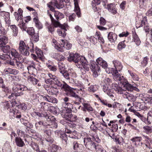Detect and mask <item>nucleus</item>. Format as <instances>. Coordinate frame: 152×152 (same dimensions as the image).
<instances>
[{"instance_id":"obj_46","label":"nucleus","mask_w":152,"mask_h":152,"mask_svg":"<svg viewBox=\"0 0 152 152\" xmlns=\"http://www.w3.org/2000/svg\"><path fill=\"white\" fill-rule=\"evenodd\" d=\"M23 20H21V22H20L18 24V26L23 31H26L27 28L26 25V24L23 22Z\"/></svg>"},{"instance_id":"obj_38","label":"nucleus","mask_w":152,"mask_h":152,"mask_svg":"<svg viewBox=\"0 0 152 152\" xmlns=\"http://www.w3.org/2000/svg\"><path fill=\"white\" fill-rule=\"evenodd\" d=\"M54 15L55 17L57 20L59 19H61L64 17V15L62 13L58 11L55 12Z\"/></svg>"},{"instance_id":"obj_60","label":"nucleus","mask_w":152,"mask_h":152,"mask_svg":"<svg viewBox=\"0 0 152 152\" xmlns=\"http://www.w3.org/2000/svg\"><path fill=\"white\" fill-rule=\"evenodd\" d=\"M48 31L52 33L55 30V27H56L53 24L48 25Z\"/></svg>"},{"instance_id":"obj_10","label":"nucleus","mask_w":152,"mask_h":152,"mask_svg":"<svg viewBox=\"0 0 152 152\" xmlns=\"http://www.w3.org/2000/svg\"><path fill=\"white\" fill-rule=\"evenodd\" d=\"M71 109L65 108L62 110L61 113L62 116L66 120L71 119L73 116Z\"/></svg>"},{"instance_id":"obj_1","label":"nucleus","mask_w":152,"mask_h":152,"mask_svg":"<svg viewBox=\"0 0 152 152\" xmlns=\"http://www.w3.org/2000/svg\"><path fill=\"white\" fill-rule=\"evenodd\" d=\"M53 83L63 90L67 92V95L69 96L75 97L76 98V100L78 101H80L81 99H80L76 93L74 92L73 89H75L71 88L68 86L66 83L64 82H61L58 80V78Z\"/></svg>"},{"instance_id":"obj_36","label":"nucleus","mask_w":152,"mask_h":152,"mask_svg":"<svg viewBox=\"0 0 152 152\" xmlns=\"http://www.w3.org/2000/svg\"><path fill=\"white\" fill-rule=\"evenodd\" d=\"M49 104L47 102H42L40 103L41 108L44 110H49Z\"/></svg>"},{"instance_id":"obj_17","label":"nucleus","mask_w":152,"mask_h":152,"mask_svg":"<svg viewBox=\"0 0 152 152\" xmlns=\"http://www.w3.org/2000/svg\"><path fill=\"white\" fill-rule=\"evenodd\" d=\"M141 24L139 26V27H142L143 26L144 28L145 32H148L149 31V28L148 27V24L147 23V19L146 17H145L142 20L140 23Z\"/></svg>"},{"instance_id":"obj_33","label":"nucleus","mask_w":152,"mask_h":152,"mask_svg":"<svg viewBox=\"0 0 152 152\" xmlns=\"http://www.w3.org/2000/svg\"><path fill=\"white\" fill-rule=\"evenodd\" d=\"M10 27L13 32V35L15 37L17 36L18 33V29L17 27L15 25H11Z\"/></svg>"},{"instance_id":"obj_49","label":"nucleus","mask_w":152,"mask_h":152,"mask_svg":"<svg viewBox=\"0 0 152 152\" xmlns=\"http://www.w3.org/2000/svg\"><path fill=\"white\" fill-rule=\"evenodd\" d=\"M58 67L59 69V71L61 73L66 71L65 69L64 66L62 62H60L58 63Z\"/></svg>"},{"instance_id":"obj_53","label":"nucleus","mask_w":152,"mask_h":152,"mask_svg":"<svg viewBox=\"0 0 152 152\" xmlns=\"http://www.w3.org/2000/svg\"><path fill=\"white\" fill-rule=\"evenodd\" d=\"M143 129L147 133H151L152 132V126H145L143 127Z\"/></svg>"},{"instance_id":"obj_43","label":"nucleus","mask_w":152,"mask_h":152,"mask_svg":"<svg viewBox=\"0 0 152 152\" xmlns=\"http://www.w3.org/2000/svg\"><path fill=\"white\" fill-rule=\"evenodd\" d=\"M82 104L83 105V106L86 109V110L88 112H89L93 111V109L90 104L87 103H85L84 102H82Z\"/></svg>"},{"instance_id":"obj_20","label":"nucleus","mask_w":152,"mask_h":152,"mask_svg":"<svg viewBox=\"0 0 152 152\" xmlns=\"http://www.w3.org/2000/svg\"><path fill=\"white\" fill-rule=\"evenodd\" d=\"M61 46L66 50L70 49L72 46V45L66 40H61Z\"/></svg>"},{"instance_id":"obj_56","label":"nucleus","mask_w":152,"mask_h":152,"mask_svg":"<svg viewBox=\"0 0 152 152\" xmlns=\"http://www.w3.org/2000/svg\"><path fill=\"white\" fill-rule=\"evenodd\" d=\"M32 39L35 42H37L39 40V36L38 33H36L31 36Z\"/></svg>"},{"instance_id":"obj_41","label":"nucleus","mask_w":152,"mask_h":152,"mask_svg":"<svg viewBox=\"0 0 152 152\" xmlns=\"http://www.w3.org/2000/svg\"><path fill=\"white\" fill-rule=\"evenodd\" d=\"M124 87L129 91H131L133 90L134 86L128 82L124 84Z\"/></svg>"},{"instance_id":"obj_8","label":"nucleus","mask_w":152,"mask_h":152,"mask_svg":"<svg viewBox=\"0 0 152 152\" xmlns=\"http://www.w3.org/2000/svg\"><path fill=\"white\" fill-rule=\"evenodd\" d=\"M83 142L86 148L90 150L94 149L96 145L89 137L84 138Z\"/></svg>"},{"instance_id":"obj_29","label":"nucleus","mask_w":152,"mask_h":152,"mask_svg":"<svg viewBox=\"0 0 152 152\" xmlns=\"http://www.w3.org/2000/svg\"><path fill=\"white\" fill-rule=\"evenodd\" d=\"M142 140V138L140 137H136L130 139L133 143H134V144L136 146L139 145L140 142Z\"/></svg>"},{"instance_id":"obj_62","label":"nucleus","mask_w":152,"mask_h":152,"mask_svg":"<svg viewBox=\"0 0 152 152\" xmlns=\"http://www.w3.org/2000/svg\"><path fill=\"white\" fill-rule=\"evenodd\" d=\"M62 75L66 79L68 80L70 79V77L69 76L68 73L65 71L61 73Z\"/></svg>"},{"instance_id":"obj_12","label":"nucleus","mask_w":152,"mask_h":152,"mask_svg":"<svg viewBox=\"0 0 152 152\" xmlns=\"http://www.w3.org/2000/svg\"><path fill=\"white\" fill-rule=\"evenodd\" d=\"M80 56L78 54L71 53L69 56L68 59L69 61H73L75 63L78 62Z\"/></svg>"},{"instance_id":"obj_26","label":"nucleus","mask_w":152,"mask_h":152,"mask_svg":"<svg viewBox=\"0 0 152 152\" xmlns=\"http://www.w3.org/2000/svg\"><path fill=\"white\" fill-rule=\"evenodd\" d=\"M48 111L55 115H57L59 114L60 110L57 106H50Z\"/></svg>"},{"instance_id":"obj_64","label":"nucleus","mask_w":152,"mask_h":152,"mask_svg":"<svg viewBox=\"0 0 152 152\" xmlns=\"http://www.w3.org/2000/svg\"><path fill=\"white\" fill-rule=\"evenodd\" d=\"M126 2V1H123L120 4V8L122 10H124L125 9Z\"/></svg>"},{"instance_id":"obj_25","label":"nucleus","mask_w":152,"mask_h":152,"mask_svg":"<svg viewBox=\"0 0 152 152\" xmlns=\"http://www.w3.org/2000/svg\"><path fill=\"white\" fill-rule=\"evenodd\" d=\"M4 73L5 74H8L16 75L19 73V71L15 69H12L10 68H8L4 70Z\"/></svg>"},{"instance_id":"obj_45","label":"nucleus","mask_w":152,"mask_h":152,"mask_svg":"<svg viewBox=\"0 0 152 152\" xmlns=\"http://www.w3.org/2000/svg\"><path fill=\"white\" fill-rule=\"evenodd\" d=\"M54 141V139L50 136L47 137L45 139V143L49 145L52 144Z\"/></svg>"},{"instance_id":"obj_15","label":"nucleus","mask_w":152,"mask_h":152,"mask_svg":"<svg viewBox=\"0 0 152 152\" xmlns=\"http://www.w3.org/2000/svg\"><path fill=\"white\" fill-rule=\"evenodd\" d=\"M58 3L57 0H51L50 2L47 3V6L51 11L53 12L55 11L54 7H56L57 8Z\"/></svg>"},{"instance_id":"obj_61","label":"nucleus","mask_w":152,"mask_h":152,"mask_svg":"<svg viewBox=\"0 0 152 152\" xmlns=\"http://www.w3.org/2000/svg\"><path fill=\"white\" fill-rule=\"evenodd\" d=\"M87 38L89 40L91 43H93L94 44H95L97 42L95 40V39L94 37L93 36H91L90 37H87Z\"/></svg>"},{"instance_id":"obj_9","label":"nucleus","mask_w":152,"mask_h":152,"mask_svg":"<svg viewBox=\"0 0 152 152\" xmlns=\"http://www.w3.org/2000/svg\"><path fill=\"white\" fill-rule=\"evenodd\" d=\"M67 26L68 25L66 23H65L63 24L59 23V25L58 26L59 28L57 30V33L59 36L63 37L66 36V31H67L66 28Z\"/></svg>"},{"instance_id":"obj_16","label":"nucleus","mask_w":152,"mask_h":152,"mask_svg":"<svg viewBox=\"0 0 152 152\" xmlns=\"http://www.w3.org/2000/svg\"><path fill=\"white\" fill-rule=\"evenodd\" d=\"M145 103L144 102H135L133 104V106L136 108V109L138 110H143L145 109Z\"/></svg>"},{"instance_id":"obj_47","label":"nucleus","mask_w":152,"mask_h":152,"mask_svg":"<svg viewBox=\"0 0 152 152\" xmlns=\"http://www.w3.org/2000/svg\"><path fill=\"white\" fill-rule=\"evenodd\" d=\"M94 149L96 152H106L105 150L103 149L102 147L99 144L96 145Z\"/></svg>"},{"instance_id":"obj_19","label":"nucleus","mask_w":152,"mask_h":152,"mask_svg":"<svg viewBox=\"0 0 152 152\" xmlns=\"http://www.w3.org/2000/svg\"><path fill=\"white\" fill-rule=\"evenodd\" d=\"M117 36L113 32H110L107 36L109 41L111 43L115 42L116 40Z\"/></svg>"},{"instance_id":"obj_39","label":"nucleus","mask_w":152,"mask_h":152,"mask_svg":"<svg viewBox=\"0 0 152 152\" xmlns=\"http://www.w3.org/2000/svg\"><path fill=\"white\" fill-rule=\"evenodd\" d=\"M0 15L4 18L5 19L7 18L10 19V14L9 12L1 11L0 12Z\"/></svg>"},{"instance_id":"obj_27","label":"nucleus","mask_w":152,"mask_h":152,"mask_svg":"<svg viewBox=\"0 0 152 152\" xmlns=\"http://www.w3.org/2000/svg\"><path fill=\"white\" fill-rule=\"evenodd\" d=\"M27 78L28 82L29 83H31L34 85H37L39 81L37 79L31 75H29Z\"/></svg>"},{"instance_id":"obj_6","label":"nucleus","mask_w":152,"mask_h":152,"mask_svg":"<svg viewBox=\"0 0 152 152\" xmlns=\"http://www.w3.org/2000/svg\"><path fill=\"white\" fill-rule=\"evenodd\" d=\"M27 87L24 85H18L14 86L12 88L13 91L15 93L16 96L23 95V91L28 90Z\"/></svg>"},{"instance_id":"obj_23","label":"nucleus","mask_w":152,"mask_h":152,"mask_svg":"<svg viewBox=\"0 0 152 152\" xmlns=\"http://www.w3.org/2000/svg\"><path fill=\"white\" fill-rule=\"evenodd\" d=\"M60 123L65 126V127H70L72 128L74 126L75 124L70 122H69L67 121L64 119L61 120L60 121Z\"/></svg>"},{"instance_id":"obj_3","label":"nucleus","mask_w":152,"mask_h":152,"mask_svg":"<svg viewBox=\"0 0 152 152\" xmlns=\"http://www.w3.org/2000/svg\"><path fill=\"white\" fill-rule=\"evenodd\" d=\"M101 66L104 69H107V64L106 62L99 57L96 60V62L93 61L91 63L90 67L92 71H99Z\"/></svg>"},{"instance_id":"obj_28","label":"nucleus","mask_w":152,"mask_h":152,"mask_svg":"<svg viewBox=\"0 0 152 152\" xmlns=\"http://www.w3.org/2000/svg\"><path fill=\"white\" fill-rule=\"evenodd\" d=\"M48 150L51 152H56L58 150H61V148L55 144H53L48 148Z\"/></svg>"},{"instance_id":"obj_48","label":"nucleus","mask_w":152,"mask_h":152,"mask_svg":"<svg viewBox=\"0 0 152 152\" xmlns=\"http://www.w3.org/2000/svg\"><path fill=\"white\" fill-rule=\"evenodd\" d=\"M50 17L52 23L56 27H58V26L59 25V22L54 20L50 14Z\"/></svg>"},{"instance_id":"obj_51","label":"nucleus","mask_w":152,"mask_h":152,"mask_svg":"<svg viewBox=\"0 0 152 152\" xmlns=\"http://www.w3.org/2000/svg\"><path fill=\"white\" fill-rule=\"evenodd\" d=\"M59 3H58L57 5V8L58 9H61L62 8L64 5V1L65 2H66V0H59Z\"/></svg>"},{"instance_id":"obj_11","label":"nucleus","mask_w":152,"mask_h":152,"mask_svg":"<svg viewBox=\"0 0 152 152\" xmlns=\"http://www.w3.org/2000/svg\"><path fill=\"white\" fill-rule=\"evenodd\" d=\"M108 69H109V71H107V72L108 73H112L113 76V79L115 81H120L121 80L120 75L117 70H115L113 68Z\"/></svg>"},{"instance_id":"obj_58","label":"nucleus","mask_w":152,"mask_h":152,"mask_svg":"<svg viewBox=\"0 0 152 152\" xmlns=\"http://www.w3.org/2000/svg\"><path fill=\"white\" fill-rule=\"evenodd\" d=\"M4 105L5 106V108L9 111L10 112L12 110V109H11L10 107L12 108V107H11V105H10V102H4Z\"/></svg>"},{"instance_id":"obj_32","label":"nucleus","mask_w":152,"mask_h":152,"mask_svg":"<svg viewBox=\"0 0 152 152\" xmlns=\"http://www.w3.org/2000/svg\"><path fill=\"white\" fill-rule=\"evenodd\" d=\"M34 65L33 64V65H30L27 67L28 72L30 74H32L37 71V69Z\"/></svg>"},{"instance_id":"obj_42","label":"nucleus","mask_w":152,"mask_h":152,"mask_svg":"<svg viewBox=\"0 0 152 152\" xmlns=\"http://www.w3.org/2000/svg\"><path fill=\"white\" fill-rule=\"evenodd\" d=\"M36 53L37 55L38 58H39V59L42 61H43L44 59L42 51L40 50H36Z\"/></svg>"},{"instance_id":"obj_52","label":"nucleus","mask_w":152,"mask_h":152,"mask_svg":"<svg viewBox=\"0 0 152 152\" xmlns=\"http://www.w3.org/2000/svg\"><path fill=\"white\" fill-rule=\"evenodd\" d=\"M126 47V45L125 44L124 41H122L119 43L118 45V49L120 51L123 48H124Z\"/></svg>"},{"instance_id":"obj_37","label":"nucleus","mask_w":152,"mask_h":152,"mask_svg":"<svg viewBox=\"0 0 152 152\" xmlns=\"http://www.w3.org/2000/svg\"><path fill=\"white\" fill-rule=\"evenodd\" d=\"M133 37L134 41L135 42L136 45H139L141 43V41L136 33L133 34Z\"/></svg>"},{"instance_id":"obj_50","label":"nucleus","mask_w":152,"mask_h":152,"mask_svg":"<svg viewBox=\"0 0 152 152\" xmlns=\"http://www.w3.org/2000/svg\"><path fill=\"white\" fill-rule=\"evenodd\" d=\"M73 149L75 152H78L79 151V147L82 145L81 144H78L77 142L75 141L73 142Z\"/></svg>"},{"instance_id":"obj_57","label":"nucleus","mask_w":152,"mask_h":152,"mask_svg":"<svg viewBox=\"0 0 152 152\" xmlns=\"http://www.w3.org/2000/svg\"><path fill=\"white\" fill-rule=\"evenodd\" d=\"M16 65L19 69H24V66L23 64L19 61V59L16 61Z\"/></svg>"},{"instance_id":"obj_22","label":"nucleus","mask_w":152,"mask_h":152,"mask_svg":"<svg viewBox=\"0 0 152 152\" xmlns=\"http://www.w3.org/2000/svg\"><path fill=\"white\" fill-rule=\"evenodd\" d=\"M51 57L58 61H62L64 59V57L62 55L57 53H52Z\"/></svg>"},{"instance_id":"obj_54","label":"nucleus","mask_w":152,"mask_h":152,"mask_svg":"<svg viewBox=\"0 0 152 152\" xmlns=\"http://www.w3.org/2000/svg\"><path fill=\"white\" fill-rule=\"evenodd\" d=\"M27 32L29 35L31 36L36 33L35 32L34 29L33 27L28 28L27 30Z\"/></svg>"},{"instance_id":"obj_14","label":"nucleus","mask_w":152,"mask_h":152,"mask_svg":"<svg viewBox=\"0 0 152 152\" xmlns=\"http://www.w3.org/2000/svg\"><path fill=\"white\" fill-rule=\"evenodd\" d=\"M23 10L20 8H19L18 11L17 12H15L14 14L15 19L17 21H18L20 19V20H22L23 19Z\"/></svg>"},{"instance_id":"obj_40","label":"nucleus","mask_w":152,"mask_h":152,"mask_svg":"<svg viewBox=\"0 0 152 152\" xmlns=\"http://www.w3.org/2000/svg\"><path fill=\"white\" fill-rule=\"evenodd\" d=\"M62 105L63 107L65 108L72 109L73 108V105L69 102H63Z\"/></svg>"},{"instance_id":"obj_63","label":"nucleus","mask_w":152,"mask_h":152,"mask_svg":"<svg viewBox=\"0 0 152 152\" xmlns=\"http://www.w3.org/2000/svg\"><path fill=\"white\" fill-rule=\"evenodd\" d=\"M34 113H35L36 115L40 118L46 117L48 115L47 114H43L41 113L37 112H34Z\"/></svg>"},{"instance_id":"obj_30","label":"nucleus","mask_w":152,"mask_h":152,"mask_svg":"<svg viewBox=\"0 0 152 152\" xmlns=\"http://www.w3.org/2000/svg\"><path fill=\"white\" fill-rule=\"evenodd\" d=\"M10 53L12 56V57H14L13 58L17 59H19L20 55L16 50L12 49Z\"/></svg>"},{"instance_id":"obj_31","label":"nucleus","mask_w":152,"mask_h":152,"mask_svg":"<svg viewBox=\"0 0 152 152\" xmlns=\"http://www.w3.org/2000/svg\"><path fill=\"white\" fill-rule=\"evenodd\" d=\"M33 21L34 22L36 27L38 29H41L42 28V25L41 23L39 21L37 17H34L33 18Z\"/></svg>"},{"instance_id":"obj_13","label":"nucleus","mask_w":152,"mask_h":152,"mask_svg":"<svg viewBox=\"0 0 152 152\" xmlns=\"http://www.w3.org/2000/svg\"><path fill=\"white\" fill-rule=\"evenodd\" d=\"M55 133H57L58 135L60 136V137L63 141V142L64 143H66L67 140V135L65 134L62 132L61 130H56L55 131Z\"/></svg>"},{"instance_id":"obj_18","label":"nucleus","mask_w":152,"mask_h":152,"mask_svg":"<svg viewBox=\"0 0 152 152\" xmlns=\"http://www.w3.org/2000/svg\"><path fill=\"white\" fill-rule=\"evenodd\" d=\"M113 63L115 68H114V69L119 72L123 68V66L120 61L115 60L113 61Z\"/></svg>"},{"instance_id":"obj_5","label":"nucleus","mask_w":152,"mask_h":152,"mask_svg":"<svg viewBox=\"0 0 152 152\" xmlns=\"http://www.w3.org/2000/svg\"><path fill=\"white\" fill-rule=\"evenodd\" d=\"M0 37V49L3 52L7 54L10 53V47L9 45H5L8 42V39L6 36H2Z\"/></svg>"},{"instance_id":"obj_59","label":"nucleus","mask_w":152,"mask_h":152,"mask_svg":"<svg viewBox=\"0 0 152 152\" xmlns=\"http://www.w3.org/2000/svg\"><path fill=\"white\" fill-rule=\"evenodd\" d=\"M139 4L141 7H143L145 6L147 3V0H139Z\"/></svg>"},{"instance_id":"obj_21","label":"nucleus","mask_w":152,"mask_h":152,"mask_svg":"<svg viewBox=\"0 0 152 152\" xmlns=\"http://www.w3.org/2000/svg\"><path fill=\"white\" fill-rule=\"evenodd\" d=\"M75 5L74 10L78 17L81 16V13L80 7L78 4V2L79 0H73Z\"/></svg>"},{"instance_id":"obj_4","label":"nucleus","mask_w":152,"mask_h":152,"mask_svg":"<svg viewBox=\"0 0 152 152\" xmlns=\"http://www.w3.org/2000/svg\"><path fill=\"white\" fill-rule=\"evenodd\" d=\"M46 120L43 121V126L46 128H56L57 124L55 122V118L54 116L48 115L45 117Z\"/></svg>"},{"instance_id":"obj_7","label":"nucleus","mask_w":152,"mask_h":152,"mask_svg":"<svg viewBox=\"0 0 152 152\" xmlns=\"http://www.w3.org/2000/svg\"><path fill=\"white\" fill-rule=\"evenodd\" d=\"M29 47L23 40H20L19 43L18 50L21 54L24 56H27L29 55Z\"/></svg>"},{"instance_id":"obj_35","label":"nucleus","mask_w":152,"mask_h":152,"mask_svg":"<svg viewBox=\"0 0 152 152\" xmlns=\"http://www.w3.org/2000/svg\"><path fill=\"white\" fill-rule=\"evenodd\" d=\"M99 86L96 85H91L88 88V90L90 92H94L98 89Z\"/></svg>"},{"instance_id":"obj_24","label":"nucleus","mask_w":152,"mask_h":152,"mask_svg":"<svg viewBox=\"0 0 152 152\" xmlns=\"http://www.w3.org/2000/svg\"><path fill=\"white\" fill-rule=\"evenodd\" d=\"M15 141L16 145L19 147H23L25 145L24 142L19 137H15Z\"/></svg>"},{"instance_id":"obj_34","label":"nucleus","mask_w":152,"mask_h":152,"mask_svg":"<svg viewBox=\"0 0 152 152\" xmlns=\"http://www.w3.org/2000/svg\"><path fill=\"white\" fill-rule=\"evenodd\" d=\"M78 65H83L84 64H87V61L86 59L83 56H81L79 58L78 62L77 63Z\"/></svg>"},{"instance_id":"obj_2","label":"nucleus","mask_w":152,"mask_h":152,"mask_svg":"<svg viewBox=\"0 0 152 152\" xmlns=\"http://www.w3.org/2000/svg\"><path fill=\"white\" fill-rule=\"evenodd\" d=\"M112 85L113 88L116 92L119 94H122L124 98L127 99L131 102H134L135 101L136 97L134 96L127 92L125 90L119 86L116 83H113Z\"/></svg>"},{"instance_id":"obj_44","label":"nucleus","mask_w":152,"mask_h":152,"mask_svg":"<svg viewBox=\"0 0 152 152\" xmlns=\"http://www.w3.org/2000/svg\"><path fill=\"white\" fill-rule=\"evenodd\" d=\"M128 72L134 80L138 81L139 80L138 76L135 73L129 70H128Z\"/></svg>"},{"instance_id":"obj_55","label":"nucleus","mask_w":152,"mask_h":152,"mask_svg":"<svg viewBox=\"0 0 152 152\" xmlns=\"http://www.w3.org/2000/svg\"><path fill=\"white\" fill-rule=\"evenodd\" d=\"M57 102V99L51 96H49L48 102L55 103H56Z\"/></svg>"}]
</instances>
